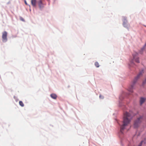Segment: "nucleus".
Wrapping results in <instances>:
<instances>
[{
	"instance_id": "f257e3e1",
	"label": "nucleus",
	"mask_w": 146,
	"mask_h": 146,
	"mask_svg": "<svg viewBox=\"0 0 146 146\" xmlns=\"http://www.w3.org/2000/svg\"><path fill=\"white\" fill-rule=\"evenodd\" d=\"M132 117V115L127 112L124 113L123 124L120 127V133H123V131L129 123Z\"/></svg>"
},
{
	"instance_id": "dca6fc26",
	"label": "nucleus",
	"mask_w": 146,
	"mask_h": 146,
	"mask_svg": "<svg viewBox=\"0 0 146 146\" xmlns=\"http://www.w3.org/2000/svg\"><path fill=\"white\" fill-rule=\"evenodd\" d=\"M24 2H25V4L27 5H28L29 6V7H31V6L30 5H29L27 3V2H26V0H24Z\"/></svg>"
},
{
	"instance_id": "1a4fd4ad",
	"label": "nucleus",
	"mask_w": 146,
	"mask_h": 146,
	"mask_svg": "<svg viewBox=\"0 0 146 146\" xmlns=\"http://www.w3.org/2000/svg\"><path fill=\"white\" fill-rule=\"evenodd\" d=\"M146 98L143 97H141L140 98V105H141L146 100Z\"/></svg>"
},
{
	"instance_id": "9b49d317",
	"label": "nucleus",
	"mask_w": 146,
	"mask_h": 146,
	"mask_svg": "<svg viewBox=\"0 0 146 146\" xmlns=\"http://www.w3.org/2000/svg\"><path fill=\"white\" fill-rule=\"evenodd\" d=\"M143 143L144 144L146 143V139H145L141 141L138 146H141Z\"/></svg>"
},
{
	"instance_id": "6ab92c4d",
	"label": "nucleus",
	"mask_w": 146,
	"mask_h": 146,
	"mask_svg": "<svg viewBox=\"0 0 146 146\" xmlns=\"http://www.w3.org/2000/svg\"><path fill=\"white\" fill-rule=\"evenodd\" d=\"M21 21H24V19L23 18H22V17H21Z\"/></svg>"
},
{
	"instance_id": "f8f14e48",
	"label": "nucleus",
	"mask_w": 146,
	"mask_h": 146,
	"mask_svg": "<svg viewBox=\"0 0 146 146\" xmlns=\"http://www.w3.org/2000/svg\"><path fill=\"white\" fill-rule=\"evenodd\" d=\"M135 64L133 60H132L130 61V63L129 64V66L130 67H134Z\"/></svg>"
},
{
	"instance_id": "39448f33",
	"label": "nucleus",
	"mask_w": 146,
	"mask_h": 146,
	"mask_svg": "<svg viewBox=\"0 0 146 146\" xmlns=\"http://www.w3.org/2000/svg\"><path fill=\"white\" fill-rule=\"evenodd\" d=\"M7 33L6 31H4L2 33V39L3 42H6L7 41Z\"/></svg>"
},
{
	"instance_id": "20e7f679",
	"label": "nucleus",
	"mask_w": 146,
	"mask_h": 146,
	"mask_svg": "<svg viewBox=\"0 0 146 146\" xmlns=\"http://www.w3.org/2000/svg\"><path fill=\"white\" fill-rule=\"evenodd\" d=\"M122 21L123 22V26L127 29H128L129 25L127 23V21L126 19V18L125 17H123Z\"/></svg>"
},
{
	"instance_id": "f3484780",
	"label": "nucleus",
	"mask_w": 146,
	"mask_h": 146,
	"mask_svg": "<svg viewBox=\"0 0 146 146\" xmlns=\"http://www.w3.org/2000/svg\"><path fill=\"white\" fill-rule=\"evenodd\" d=\"M146 83V78L143 81V84H144Z\"/></svg>"
},
{
	"instance_id": "0eeeda50",
	"label": "nucleus",
	"mask_w": 146,
	"mask_h": 146,
	"mask_svg": "<svg viewBox=\"0 0 146 146\" xmlns=\"http://www.w3.org/2000/svg\"><path fill=\"white\" fill-rule=\"evenodd\" d=\"M38 4L40 9H42L44 7V4L42 3V0H38Z\"/></svg>"
},
{
	"instance_id": "2eb2a0df",
	"label": "nucleus",
	"mask_w": 146,
	"mask_h": 146,
	"mask_svg": "<svg viewBox=\"0 0 146 146\" xmlns=\"http://www.w3.org/2000/svg\"><path fill=\"white\" fill-rule=\"evenodd\" d=\"M95 65L96 67L98 68L99 67V63L97 62H96L95 63Z\"/></svg>"
},
{
	"instance_id": "9d476101",
	"label": "nucleus",
	"mask_w": 146,
	"mask_h": 146,
	"mask_svg": "<svg viewBox=\"0 0 146 146\" xmlns=\"http://www.w3.org/2000/svg\"><path fill=\"white\" fill-rule=\"evenodd\" d=\"M123 99V96H119V107H121V101H122V100Z\"/></svg>"
},
{
	"instance_id": "7ed1b4c3",
	"label": "nucleus",
	"mask_w": 146,
	"mask_h": 146,
	"mask_svg": "<svg viewBox=\"0 0 146 146\" xmlns=\"http://www.w3.org/2000/svg\"><path fill=\"white\" fill-rule=\"evenodd\" d=\"M143 117L142 116H140L136 120L134 123V126L135 128H137L139 126L140 123L141 122Z\"/></svg>"
},
{
	"instance_id": "a211bd4d",
	"label": "nucleus",
	"mask_w": 146,
	"mask_h": 146,
	"mask_svg": "<svg viewBox=\"0 0 146 146\" xmlns=\"http://www.w3.org/2000/svg\"><path fill=\"white\" fill-rule=\"evenodd\" d=\"M99 97L100 98H101L102 99H103L104 98V97L103 96H101V95H100Z\"/></svg>"
},
{
	"instance_id": "f03ea898",
	"label": "nucleus",
	"mask_w": 146,
	"mask_h": 146,
	"mask_svg": "<svg viewBox=\"0 0 146 146\" xmlns=\"http://www.w3.org/2000/svg\"><path fill=\"white\" fill-rule=\"evenodd\" d=\"M143 73V70H142L140 72L137 76L135 78L132 84L129 88L128 90L129 92L131 93L133 92V89H134V86L136 83L137 80L142 75Z\"/></svg>"
},
{
	"instance_id": "ddd939ff",
	"label": "nucleus",
	"mask_w": 146,
	"mask_h": 146,
	"mask_svg": "<svg viewBox=\"0 0 146 146\" xmlns=\"http://www.w3.org/2000/svg\"><path fill=\"white\" fill-rule=\"evenodd\" d=\"M50 97L54 99H55L56 98L57 96L56 94H52L50 95Z\"/></svg>"
},
{
	"instance_id": "6e6552de",
	"label": "nucleus",
	"mask_w": 146,
	"mask_h": 146,
	"mask_svg": "<svg viewBox=\"0 0 146 146\" xmlns=\"http://www.w3.org/2000/svg\"><path fill=\"white\" fill-rule=\"evenodd\" d=\"M31 3L34 7H36V6L37 1L36 0H31Z\"/></svg>"
},
{
	"instance_id": "423d86ee",
	"label": "nucleus",
	"mask_w": 146,
	"mask_h": 146,
	"mask_svg": "<svg viewBox=\"0 0 146 146\" xmlns=\"http://www.w3.org/2000/svg\"><path fill=\"white\" fill-rule=\"evenodd\" d=\"M138 55V53L136 52L135 54H133V59L135 60V62L137 63H139V58H136Z\"/></svg>"
},
{
	"instance_id": "4468645a",
	"label": "nucleus",
	"mask_w": 146,
	"mask_h": 146,
	"mask_svg": "<svg viewBox=\"0 0 146 146\" xmlns=\"http://www.w3.org/2000/svg\"><path fill=\"white\" fill-rule=\"evenodd\" d=\"M19 105L22 107H23L24 106V104L22 101H20L19 102Z\"/></svg>"
}]
</instances>
